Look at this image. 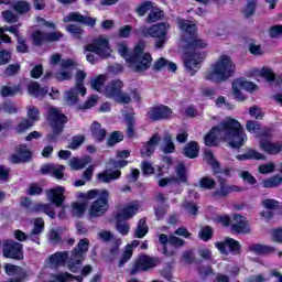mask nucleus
Wrapping results in <instances>:
<instances>
[{"instance_id":"1","label":"nucleus","mask_w":282,"mask_h":282,"mask_svg":"<svg viewBox=\"0 0 282 282\" xmlns=\"http://www.w3.org/2000/svg\"><path fill=\"white\" fill-rule=\"evenodd\" d=\"M178 28L185 34L182 39L183 43H185L183 57L185 72L189 76H195L202 69V64L206 58V52L199 50H206L208 43L197 36V24L193 23V21L178 19Z\"/></svg>"},{"instance_id":"2","label":"nucleus","mask_w":282,"mask_h":282,"mask_svg":"<svg viewBox=\"0 0 282 282\" xmlns=\"http://www.w3.org/2000/svg\"><path fill=\"white\" fill-rule=\"evenodd\" d=\"M77 197L78 199H82L83 203L75 202L72 204L73 215H75V217H83L87 210V202L96 199V197L97 199L93 202L88 210V217L90 219H96L102 217V215L109 210V191L107 189L94 188L86 193L80 192L77 194Z\"/></svg>"},{"instance_id":"3","label":"nucleus","mask_w":282,"mask_h":282,"mask_svg":"<svg viewBox=\"0 0 282 282\" xmlns=\"http://www.w3.org/2000/svg\"><path fill=\"white\" fill-rule=\"evenodd\" d=\"M205 158L207 160V164L210 166L213 175L216 177L219 188L215 189L212 193V197L214 199H226L230 193H243L246 192V187H241L239 185H230L225 177H232V167L225 166L221 167V163L215 159V154L213 151H205ZM224 175L225 177H223Z\"/></svg>"},{"instance_id":"4","label":"nucleus","mask_w":282,"mask_h":282,"mask_svg":"<svg viewBox=\"0 0 282 282\" xmlns=\"http://www.w3.org/2000/svg\"><path fill=\"white\" fill-rule=\"evenodd\" d=\"M213 130L217 131L218 134L225 133L230 149H241L246 144L243 127L235 118H228L226 121H221L218 126H214Z\"/></svg>"},{"instance_id":"5","label":"nucleus","mask_w":282,"mask_h":282,"mask_svg":"<svg viewBox=\"0 0 282 282\" xmlns=\"http://www.w3.org/2000/svg\"><path fill=\"white\" fill-rule=\"evenodd\" d=\"M236 69L237 66L230 55H220L218 61L212 66V69L204 74V78L219 85V83H225L228 78H232Z\"/></svg>"},{"instance_id":"6","label":"nucleus","mask_w":282,"mask_h":282,"mask_svg":"<svg viewBox=\"0 0 282 282\" xmlns=\"http://www.w3.org/2000/svg\"><path fill=\"white\" fill-rule=\"evenodd\" d=\"M48 120L52 133L46 135V140L48 142H56L63 131H65V124H67L69 119L58 108L51 107L48 108Z\"/></svg>"},{"instance_id":"7","label":"nucleus","mask_w":282,"mask_h":282,"mask_svg":"<svg viewBox=\"0 0 282 282\" xmlns=\"http://www.w3.org/2000/svg\"><path fill=\"white\" fill-rule=\"evenodd\" d=\"M169 28H171V24L166 22H160L151 26H143L141 28L140 32L141 35L144 36V39H148V36H150L151 39H156L155 48L162 50L166 41H169Z\"/></svg>"},{"instance_id":"8","label":"nucleus","mask_w":282,"mask_h":282,"mask_svg":"<svg viewBox=\"0 0 282 282\" xmlns=\"http://www.w3.org/2000/svg\"><path fill=\"white\" fill-rule=\"evenodd\" d=\"M158 265H160V258L142 253L133 262L130 274L131 276H135L138 272H149V270H153V268H158Z\"/></svg>"},{"instance_id":"9","label":"nucleus","mask_w":282,"mask_h":282,"mask_svg":"<svg viewBox=\"0 0 282 282\" xmlns=\"http://www.w3.org/2000/svg\"><path fill=\"white\" fill-rule=\"evenodd\" d=\"M84 50L99 56V58H109L111 56V46L109 40L99 36L94 39L91 43L85 45Z\"/></svg>"},{"instance_id":"10","label":"nucleus","mask_w":282,"mask_h":282,"mask_svg":"<svg viewBox=\"0 0 282 282\" xmlns=\"http://www.w3.org/2000/svg\"><path fill=\"white\" fill-rule=\"evenodd\" d=\"M151 122H162L173 119V109L164 104L155 105L147 113Z\"/></svg>"},{"instance_id":"11","label":"nucleus","mask_w":282,"mask_h":282,"mask_svg":"<svg viewBox=\"0 0 282 282\" xmlns=\"http://www.w3.org/2000/svg\"><path fill=\"white\" fill-rule=\"evenodd\" d=\"M64 34L61 31L43 32L35 30L31 34V40L34 47H41L44 43H56L59 39H63Z\"/></svg>"},{"instance_id":"12","label":"nucleus","mask_w":282,"mask_h":282,"mask_svg":"<svg viewBox=\"0 0 282 282\" xmlns=\"http://www.w3.org/2000/svg\"><path fill=\"white\" fill-rule=\"evenodd\" d=\"M2 254L4 259L23 261V245L14 240H7L3 245Z\"/></svg>"},{"instance_id":"13","label":"nucleus","mask_w":282,"mask_h":282,"mask_svg":"<svg viewBox=\"0 0 282 282\" xmlns=\"http://www.w3.org/2000/svg\"><path fill=\"white\" fill-rule=\"evenodd\" d=\"M215 247L221 254H228V250L234 257L241 254V243L235 238L226 237L224 241L216 242Z\"/></svg>"},{"instance_id":"14","label":"nucleus","mask_w":282,"mask_h":282,"mask_svg":"<svg viewBox=\"0 0 282 282\" xmlns=\"http://www.w3.org/2000/svg\"><path fill=\"white\" fill-rule=\"evenodd\" d=\"M14 152L15 154L10 156V162H12V164H28L29 162H32V158H34V153L28 148V144L17 145Z\"/></svg>"},{"instance_id":"15","label":"nucleus","mask_w":282,"mask_h":282,"mask_svg":"<svg viewBox=\"0 0 282 282\" xmlns=\"http://www.w3.org/2000/svg\"><path fill=\"white\" fill-rule=\"evenodd\" d=\"M46 197L48 202L53 204V206L56 208H63L67 199V196H65V187L57 185L54 188L47 189Z\"/></svg>"},{"instance_id":"16","label":"nucleus","mask_w":282,"mask_h":282,"mask_svg":"<svg viewBox=\"0 0 282 282\" xmlns=\"http://www.w3.org/2000/svg\"><path fill=\"white\" fill-rule=\"evenodd\" d=\"M232 225H231V232L235 235H250V223L248 218L240 214H232L231 215Z\"/></svg>"},{"instance_id":"17","label":"nucleus","mask_w":282,"mask_h":282,"mask_svg":"<svg viewBox=\"0 0 282 282\" xmlns=\"http://www.w3.org/2000/svg\"><path fill=\"white\" fill-rule=\"evenodd\" d=\"M64 23H79L80 25H87L88 28H96V18L83 15L78 11H73L64 18Z\"/></svg>"},{"instance_id":"18","label":"nucleus","mask_w":282,"mask_h":282,"mask_svg":"<svg viewBox=\"0 0 282 282\" xmlns=\"http://www.w3.org/2000/svg\"><path fill=\"white\" fill-rule=\"evenodd\" d=\"M151 63H153V57L151 53H144L143 55H139L137 59L133 57L130 58V65L134 67V72L141 73L147 72V69L151 68Z\"/></svg>"},{"instance_id":"19","label":"nucleus","mask_w":282,"mask_h":282,"mask_svg":"<svg viewBox=\"0 0 282 282\" xmlns=\"http://www.w3.org/2000/svg\"><path fill=\"white\" fill-rule=\"evenodd\" d=\"M162 141V138L160 137L159 133H154L148 142L143 144V149L140 151V154L142 158H151L153 153H155V147L160 144Z\"/></svg>"},{"instance_id":"20","label":"nucleus","mask_w":282,"mask_h":282,"mask_svg":"<svg viewBox=\"0 0 282 282\" xmlns=\"http://www.w3.org/2000/svg\"><path fill=\"white\" fill-rule=\"evenodd\" d=\"M124 87V83L120 79H112L106 87H105V96L106 98H112L116 100L117 96H120L122 88Z\"/></svg>"},{"instance_id":"21","label":"nucleus","mask_w":282,"mask_h":282,"mask_svg":"<svg viewBox=\"0 0 282 282\" xmlns=\"http://www.w3.org/2000/svg\"><path fill=\"white\" fill-rule=\"evenodd\" d=\"M259 145L267 155H279L282 152L281 141L271 142L268 140H260Z\"/></svg>"},{"instance_id":"22","label":"nucleus","mask_w":282,"mask_h":282,"mask_svg":"<svg viewBox=\"0 0 282 282\" xmlns=\"http://www.w3.org/2000/svg\"><path fill=\"white\" fill-rule=\"evenodd\" d=\"M85 261V252L73 249L70 258L68 259V269L75 274L78 272V265H82Z\"/></svg>"},{"instance_id":"23","label":"nucleus","mask_w":282,"mask_h":282,"mask_svg":"<svg viewBox=\"0 0 282 282\" xmlns=\"http://www.w3.org/2000/svg\"><path fill=\"white\" fill-rule=\"evenodd\" d=\"M139 208L140 207H138V205H133V204L127 205L115 215V219H121L123 221H127L133 218L134 215L138 214Z\"/></svg>"},{"instance_id":"24","label":"nucleus","mask_w":282,"mask_h":282,"mask_svg":"<svg viewBox=\"0 0 282 282\" xmlns=\"http://www.w3.org/2000/svg\"><path fill=\"white\" fill-rule=\"evenodd\" d=\"M31 213H43L44 215H47L51 219H56V212L54 210V207H52V204L50 203H36L33 205Z\"/></svg>"},{"instance_id":"25","label":"nucleus","mask_w":282,"mask_h":282,"mask_svg":"<svg viewBox=\"0 0 282 282\" xmlns=\"http://www.w3.org/2000/svg\"><path fill=\"white\" fill-rule=\"evenodd\" d=\"M199 143H197V141H189L183 148V154L185 158H188V160H195L196 158H199Z\"/></svg>"},{"instance_id":"26","label":"nucleus","mask_w":282,"mask_h":282,"mask_svg":"<svg viewBox=\"0 0 282 282\" xmlns=\"http://www.w3.org/2000/svg\"><path fill=\"white\" fill-rule=\"evenodd\" d=\"M176 176H172L174 184H188V173L186 172V165L178 163L175 167Z\"/></svg>"},{"instance_id":"27","label":"nucleus","mask_w":282,"mask_h":282,"mask_svg":"<svg viewBox=\"0 0 282 282\" xmlns=\"http://www.w3.org/2000/svg\"><path fill=\"white\" fill-rule=\"evenodd\" d=\"M69 261V252H56L52 256H50V263L51 265H54V268H61V265H65Z\"/></svg>"},{"instance_id":"28","label":"nucleus","mask_w":282,"mask_h":282,"mask_svg":"<svg viewBox=\"0 0 282 282\" xmlns=\"http://www.w3.org/2000/svg\"><path fill=\"white\" fill-rule=\"evenodd\" d=\"M90 131L96 142H104L105 138H107V130L102 128V124H100L98 121H94L91 123Z\"/></svg>"},{"instance_id":"29","label":"nucleus","mask_w":282,"mask_h":282,"mask_svg":"<svg viewBox=\"0 0 282 282\" xmlns=\"http://www.w3.org/2000/svg\"><path fill=\"white\" fill-rule=\"evenodd\" d=\"M236 159L239 162H246V160H265V154L254 150V149H248L246 153L238 154Z\"/></svg>"},{"instance_id":"30","label":"nucleus","mask_w":282,"mask_h":282,"mask_svg":"<svg viewBox=\"0 0 282 282\" xmlns=\"http://www.w3.org/2000/svg\"><path fill=\"white\" fill-rule=\"evenodd\" d=\"M250 252H254L260 257H264L265 254H272L274 252V247L262 245V243H253L249 246Z\"/></svg>"},{"instance_id":"31","label":"nucleus","mask_w":282,"mask_h":282,"mask_svg":"<svg viewBox=\"0 0 282 282\" xmlns=\"http://www.w3.org/2000/svg\"><path fill=\"white\" fill-rule=\"evenodd\" d=\"M75 87L80 96L87 95V88L85 87V79L87 78V73L85 70H77Z\"/></svg>"},{"instance_id":"32","label":"nucleus","mask_w":282,"mask_h":282,"mask_svg":"<svg viewBox=\"0 0 282 282\" xmlns=\"http://www.w3.org/2000/svg\"><path fill=\"white\" fill-rule=\"evenodd\" d=\"M124 120L127 124L128 138H135V112H127L124 115Z\"/></svg>"},{"instance_id":"33","label":"nucleus","mask_w":282,"mask_h":282,"mask_svg":"<svg viewBox=\"0 0 282 282\" xmlns=\"http://www.w3.org/2000/svg\"><path fill=\"white\" fill-rule=\"evenodd\" d=\"M120 177H122L120 170H115L110 174L107 171L97 174L98 182H104V184H109L111 180H120Z\"/></svg>"},{"instance_id":"34","label":"nucleus","mask_w":282,"mask_h":282,"mask_svg":"<svg viewBox=\"0 0 282 282\" xmlns=\"http://www.w3.org/2000/svg\"><path fill=\"white\" fill-rule=\"evenodd\" d=\"M28 91L31 94V96H47V91H50L47 88L41 87V84L36 82H32L28 86Z\"/></svg>"},{"instance_id":"35","label":"nucleus","mask_w":282,"mask_h":282,"mask_svg":"<svg viewBox=\"0 0 282 282\" xmlns=\"http://www.w3.org/2000/svg\"><path fill=\"white\" fill-rule=\"evenodd\" d=\"M198 186L203 191H214V188H217V181L210 176H203L198 181Z\"/></svg>"},{"instance_id":"36","label":"nucleus","mask_w":282,"mask_h":282,"mask_svg":"<svg viewBox=\"0 0 282 282\" xmlns=\"http://www.w3.org/2000/svg\"><path fill=\"white\" fill-rule=\"evenodd\" d=\"M148 234L149 226L147 225V218H141L137 226L134 237H137V239H144V237H147Z\"/></svg>"},{"instance_id":"37","label":"nucleus","mask_w":282,"mask_h":282,"mask_svg":"<svg viewBox=\"0 0 282 282\" xmlns=\"http://www.w3.org/2000/svg\"><path fill=\"white\" fill-rule=\"evenodd\" d=\"M0 94L2 98H14L17 94H21V85H15L13 87L2 86Z\"/></svg>"},{"instance_id":"38","label":"nucleus","mask_w":282,"mask_h":282,"mask_svg":"<svg viewBox=\"0 0 282 282\" xmlns=\"http://www.w3.org/2000/svg\"><path fill=\"white\" fill-rule=\"evenodd\" d=\"M4 272L8 276H21V274H28V272L23 271V268L10 263L4 265Z\"/></svg>"},{"instance_id":"39","label":"nucleus","mask_w":282,"mask_h":282,"mask_svg":"<svg viewBox=\"0 0 282 282\" xmlns=\"http://www.w3.org/2000/svg\"><path fill=\"white\" fill-rule=\"evenodd\" d=\"M162 151L165 155L175 153V143L173 142V138L171 137V134L164 135Z\"/></svg>"},{"instance_id":"40","label":"nucleus","mask_w":282,"mask_h":282,"mask_svg":"<svg viewBox=\"0 0 282 282\" xmlns=\"http://www.w3.org/2000/svg\"><path fill=\"white\" fill-rule=\"evenodd\" d=\"M281 184H282V176L279 174H276L272 177L265 178L262 182L263 188H276V187L281 186Z\"/></svg>"},{"instance_id":"41","label":"nucleus","mask_w":282,"mask_h":282,"mask_svg":"<svg viewBox=\"0 0 282 282\" xmlns=\"http://www.w3.org/2000/svg\"><path fill=\"white\" fill-rule=\"evenodd\" d=\"M66 31L73 36V39H76V41H83V34H85L83 28L76 24H68L66 26Z\"/></svg>"},{"instance_id":"42","label":"nucleus","mask_w":282,"mask_h":282,"mask_svg":"<svg viewBox=\"0 0 282 282\" xmlns=\"http://www.w3.org/2000/svg\"><path fill=\"white\" fill-rule=\"evenodd\" d=\"M55 281H58V282H69V281L83 282V276L74 275L69 272H64V273L56 274Z\"/></svg>"},{"instance_id":"43","label":"nucleus","mask_w":282,"mask_h":282,"mask_svg":"<svg viewBox=\"0 0 282 282\" xmlns=\"http://www.w3.org/2000/svg\"><path fill=\"white\" fill-rule=\"evenodd\" d=\"M116 221V230L119 235H122L123 237H127L129 235L130 226L126 223V220H122L120 218H115Z\"/></svg>"},{"instance_id":"44","label":"nucleus","mask_w":282,"mask_h":282,"mask_svg":"<svg viewBox=\"0 0 282 282\" xmlns=\"http://www.w3.org/2000/svg\"><path fill=\"white\" fill-rule=\"evenodd\" d=\"M13 10L18 14H28L30 11V2L25 0H19L13 4Z\"/></svg>"},{"instance_id":"45","label":"nucleus","mask_w":282,"mask_h":282,"mask_svg":"<svg viewBox=\"0 0 282 282\" xmlns=\"http://www.w3.org/2000/svg\"><path fill=\"white\" fill-rule=\"evenodd\" d=\"M198 237L202 239V241H210V239L215 237V231L213 230V227L206 225L202 227Z\"/></svg>"},{"instance_id":"46","label":"nucleus","mask_w":282,"mask_h":282,"mask_svg":"<svg viewBox=\"0 0 282 282\" xmlns=\"http://www.w3.org/2000/svg\"><path fill=\"white\" fill-rule=\"evenodd\" d=\"M33 121L31 120H28V118H22L21 119V122H19L17 126H15V132H18L19 134L21 133H25V131H28L29 129H32L33 127Z\"/></svg>"},{"instance_id":"47","label":"nucleus","mask_w":282,"mask_h":282,"mask_svg":"<svg viewBox=\"0 0 282 282\" xmlns=\"http://www.w3.org/2000/svg\"><path fill=\"white\" fill-rule=\"evenodd\" d=\"M122 140H124V134L120 131H113L107 139V144L108 147H116V144H119Z\"/></svg>"},{"instance_id":"48","label":"nucleus","mask_w":282,"mask_h":282,"mask_svg":"<svg viewBox=\"0 0 282 282\" xmlns=\"http://www.w3.org/2000/svg\"><path fill=\"white\" fill-rule=\"evenodd\" d=\"M44 229H45V220H43L42 217L35 218L31 235L33 236L41 235V232H43Z\"/></svg>"},{"instance_id":"49","label":"nucleus","mask_w":282,"mask_h":282,"mask_svg":"<svg viewBox=\"0 0 282 282\" xmlns=\"http://www.w3.org/2000/svg\"><path fill=\"white\" fill-rule=\"evenodd\" d=\"M40 116H41V111H39V108H36V106L29 107L26 119L33 122V124L39 122Z\"/></svg>"},{"instance_id":"50","label":"nucleus","mask_w":282,"mask_h":282,"mask_svg":"<svg viewBox=\"0 0 282 282\" xmlns=\"http://www.w3.org/2000/svg\"><path fill=\"white\" fill-rule=\"evenodd\" d=\"M1 111H4V113H9L10 116L14 113H19V108L14 105L12 101H6L0 106Z\"/></svg>"},{"instance_id":"51","label":"nucleus","mask_w":282,"mask_h":282,"mask_svg":"<svg viewBox=\"0 0 282 282\" xmlns=\"http://www.w3.org/2000/svg\"><path fill=\"white\" fill-rule=\"evenodd\" d=\"M147 48V44L144 42H138L133 48L132 55L130 58H140V56H144V50Z\"/></svg>"},{"instance_id":"52","label":"nucleus","mask_w":282,"mask_h":282,"mask_svg":"<svg viewBox=\"0 0 282 282\" xmlns=\"http://www.w3.org/2000/svg\"><path fill=\"white\" fill-rule=\"evenodd\" d=\"M260 76L264 78L268 83H274L276 80V75H274V72H272V68L262 67L260 70Z\"/></svg>"},{"instance_id":"53","label":"nucleus","mask_w":282,"mask_h":282,"mask_svg":"<svg viewBox=\"0 0 282 282\" xmlns=\"http://www.w3.org/2000/svg\"><path fill=\"white\" fill-rule=\"evenodd\" d=\"M132 257H133V249H129V247H126V250L121 253V258L118 262V268H122L124 263H128V261H131Z\"/></svg>"},{"instance_id":"54","label":"nucleus","mask_w":282,"mask_h":282,"mask_svg":"<svg viewBox=\"0 0 282 282\" xmlns=\"http://www.w3.org/2000/svg\"><path fill=\"white\" fill-rule=\"evenodd\" d=\"M84 142H85V135L83 134L74 135L67 149H70L72 151H76V149H78Z\"/></svg>"},{"instance_id":"55","label":"nucleus","mask_w":282,"mask_h":282,"mask_svg":"<svg viewBox=\"0 0 282 282\" xmlns=\"http://www.w3.org/2000/svg\"><path fill=\"white\" fill-rule=\"evenodd\" d=\"M217 130H214L213 128L209 130V132L205 135V144L206 147H214L215 142H217Z\"/></svg>"},{"instance_id":"56","label":"nucleus","mask_w":282,"mask_h":282,"mask_svg":"<svg viewBox=\"0 0 282 282\" xmlns=\"http://www.w3.org/2000/svg\"><path fill=\"white\" fill-rule=\"evenodd\" d=\"M162 14H163V11L160 9L152 10L148 14L145 21H147V23H155V22L160 21V19H162Z\"/></svg>"},{"instance_id":"57","label":"nucleus","mask_w":282,"mask_h":282,"mask_svg":"<svg viewBox=\"0 0 282 282\" xmlns=\"http://www.w3.org/2000/svg\"><path fill=\"white\" fill-rule=\"evenodd\" d=\"M246 129L249 131V133H259V131H261V122L248 120L246 123Z\"/></svg>"},{"instance_id":"58","label":"nucleus","mask_w":282,"mask_h":282,"mask_svg":"<svg viewBox=\"0 0 282 282\" xmlns=\"http://www.w3.org/2000/svg\"><path fill=\"white\" fill-rule=\"evenodd\" d=\"M142 175H155V167L149 161H143L141 163Z\"/></svg>"},{"instance_id":"59","label":"nucleus","mask_w":282,"mask_h":282,"mask_svg":"<svg viewBox=\"0 0 282 282\" xmlns=\"http://www.w3.org/2000/svg\"><path fill=\"white\" fill-rule=\"evenodd\" d=\"M152 8L153 2L145 1L135 9V12L139 14V17H144V14H147V12L150 11Z\"/></svg>"},{"instance_id":"60","label":"nucleus","mask_w":282,"mask_h":282,"mask_svg":"<svg viewBox=\"0 0 282 282\" xmlns=\"http://www.w3.org/2000/svg\"><path fill=\"white\" fill-rule=\"evenodd\" d=\"M249 115L254 118L256 120H263V117L265 116V112L261 110L259 106H252L249 109Z\"/></svg>"},{"instance_id":"61","label":"nucleus","mask_w":282,"mask_h":282,"mask_svg":"<svg viewBox=\"0 0 282 282\" xmlns=\"http://www.w3.org/2000/svg\"><path fill=\"white\" fill-rule=\"evenodd\" d=\"M197 272L203 281H206L210 274H215L213 267H198Z\"/></svg>"},{"instance_id":"62","label":"nucleus","mask_w":282,"mask_h":282,"mask_svg":"<svg viewBox=\"0 0 282 282\" xmlns=\"http://www.w3.org/2000/svg\"><path fill=\"white\" fill-rule=\"evenodd\" d=\"M78 94L80 93H78V89L76 88V86L74 88H70L67 91L66 100L72 105H76V102H78Z\"/></svg>"},{"instance_id":"63","label":"nucleus","mask_w":282,"mask_h":282,"mask_svg":"<svg viewBox=\"0 0 282 282\" xmlns=\"http://www.w3.org/2000/svg\"><path fill=\"white\" fill-rule=\"evenodd\" d=\"M241 180H243L247 184H250V186H254L257 184V178L248 171H242L240 173Z\"/></svg>"},{"instance_id":"64","label":"nucleus","mask_w":282,"mask_h":282,"mask_svg":"<svg viewBox=\"0 0 282 282\" xmlns=\"http://www.w3.org/2000/svg\"><path fill=\"white\" fill-rule=\"evenodd\" d=\"M104 85H105V75H99L91 82V88L95 89V91H100Z\"/></svg>"}]
</instances>
